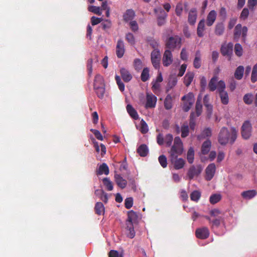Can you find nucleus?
Instances as JSON below:
<instances>
[{
  "mask_svg": "<svg viewBox=\"0 0 257 257\" xmlns=\"http://www.w3.org/2000/svg\"><path fill=\"white\" fill-rule=\"evenodd\" d=\"M183 151V143L180 138L178 137H176L169 154L170 162L176 170L183 168L185 165V160L182 158H178V156L181 155Z\"/></svg>",
  "mask_w": 257,
  "mask_h": 257,
  "instance_id": "f257e3e1",
  "label": "nucleus"
},
{
  "mask_svg": "<svg viewBox=\"0 0 257 257\" xmlns=\"http://www.w3.org/2000/svg\"><path fill=\"white\" fill-rule=\"evenodd\" d=\"M237 132L234 127L229 131L226 127H223L220 130L218 136V141L221 145L228 143L232 144L236 139Z\"/></svg>",
  "mask_w": 257,
  "mask_h": 257,
  "instance_id": "f03ea898",
  "label": "nucleus"
},
{
  "mask_svg": "<svg viewBox=\"0 0 257 257\" xmlns=\"http://www.w3.org/2000/svg\"><path fill=\"white\" fill-rule=\"evenodd\" d=\"M138 216L133 210L127 213V218L125 223V229L127 237L133 238L135 237L136 233L134 230V225L138 221Z\"/></svg>",
  "mask_w": 257,
  "mask_h": 257,
  "instance_id": "7ed1b4c3",
  "label": "nucleus"
},
{
  "mask_svg": "<svg viewBox=\"0 0 257 257\" xmlns=\"http://www.w3.org/2000/svg\"><path fill=\"white\" fill-rule=\"evenodd\" d=\"M166 45L168 49L174 50L176 48H179L181 46V39L177 36L171 37L167 40Z\"/></svg>",
  "mask_w": 257,
  "mask_h": 257,
  "instance_id": "20e7f679",
  "label": "nucleus"
},
{
  "mask_svg": "<svg viewBox=\"0 0 257 257\" xmlns=\"http://www.w3.org/2000/svg\"><path fill=\"white\" fill-rule=\"evenodd\" d=\"M184 101L183 109L185 111H188L194 102V96L192 93H189L182 97Z\"/></svg>",
  "mask_w": 257,
  "mask_h": 257,
  "instance_id": "39448f33",
  "label": "nucleus"
},
{
  "mask_svg": "<svg viewBox=\"0 0 257 257\" xmlns=\"http://www.w3.org/2000/svg\"><path fill=\"white\" fill-rule=\"evenodd\" d=\"M157 97L150 92L146 93V102L145 104L146 108H152L155 107L157 103Z\"/></svg>",
  "mask_w": 257,
  "mask_h": 257,
  "instance_id": "423d86ee",
  "label": "nucleus"
},
{
  "mask_svg": "<svg viewBox=\"0 0 257 257\" xmlns=\"http://www.w3.org/2000/svg\"><path fill=\"white\" fill-rule=\"evenodd\" d=\"M251 133V125L249 121H245L241 127V136L247 140L249 138Z\"/></svg>",
  "mask_w": 257,
  "mask_h": 257,
  "instance_id": "0eeeda50",
  "label": "nucleus"
},
{
  "mask_svg": "<svg viewBox=\"0 0 257 257\" xmlns=\"http://www.w3.org/2000/svg\"><path fill=\"white\" fill-rule=\"evenodd\" d=\"M247 28L245 26L242 27L241 24H237L234 29V38L238 39L240 36L245 38L247 35Z\"/></svg>",
  "mask_w": 257,
  "mask_h": 257,
  "instance_id": "6e6552de",
  "label": "nucleus"
},
{
  "mask_svg": "<svg viewBox=\"0 0 257 257\" xmlns=\"http://www.w3.org/2000/svg\"><path fill=\"white\" fill-rule=\"evenodd\" d=\"M160 60L161 53L160 51L157 49L154 50L151 53V61L156 69L159 68Z\"/></svg>",
  "mask_w": 257,
  "mask_h": 257,
  "instance_id": "1a4fd4ad",
  "label": "nucleus"
},
{
  "mask_svg": "<svg viewBox=\"0 0 257 257\" xmlns=\"http://www.w3.org/2000/svg\"><path fill=\"white\" fill-rule=\"evenodd\" d=\"M155 13L158 15V24L159 26L164 25L167 14L161 8L155 9Z\"/></svg>",
  "mask_w": 257,
  "mask_h": 257,
  "instance_id": "9d476101",
  "label": "nucleus"
},
{
  "mask_svg": "<svg viewBox=\"0 0 257 257\" xmlns=\"http://www.w3.org/2000/svg\"><path fill=\"white\" fill-rule=\"evenodd\" d=\"M173 58L172 52L169 49H166L163 56L162 62L165 67L170 66L173 62Z\"/></svg>",
  "mask_w": 257,
  "mask_h": 257,
  "instance_id": "9b49d317",
  "label": "nucleus"
},
{
  "mask_svg": "<svg viewBox=\"0 0 257 257\" xmlns=\"http://www.w3.org/2000/svg\"><path fill=\"white\" fill-rule=\"evenodd\" d=\"M216 171V166L215 164H210L205 169L206 179L208 181L211 180L214 176Z\"/></svg>",
  "mask_w": 257,
  "mask_h": 257,
  "instance_id": "f8f14e48",
  "label": "nucleus"
},
{
  "mask_svg": "<svg viewBox=\"0 0 257 257\" xmlns=\"http://www.w3.org/2000/svg\"><path fill=\"white\" fill-rule=\"evenodd\" d=\"M124 45L122 40H118L116 46V54L118 58H121L124 53Z\"/></svg>",
  "mask_w": 257,
  "mask_h": 257,
  "instance_id": "ddd939ff",
  "label": "nucleus"
},
{
  "mask_svg": "<svg viewBox=\"0 0 257 257\" xmlns=\"http://www.w3.org/2000/svg\"><path fill=\"white\" fill-rule=\"evenodd\" d=\"M209 232L207 227H204L198 228L196 231V235L197 237L200 239H205L208 237Z\"/></svg>",
  "mask_w": 257,
  "mask_h": 257,
  "instance_id": "4468645a",
  "label": "nucleus"
},
{
  "mask_svg": "<svg viewBox=\"0 0 257 257\" xmlns=\"http://www.w3.org/2000/svg\"><path fill=\"white\" fill-rule=\"evenodd\" d=\"M217 17V13L214 10L211 11L207 16L206 25L210 27L213 25L215 22Z\"/></svg>",
  "mask_w": 257,
  "mask_h": 257,
  "instance_id": "2eb2a0df",
  "label": "nucleus"
},
{
  "mask_svg": "<svg viewBox=\"0 0 257 257\" xmlns=\"http://www.w3.org/2000/svg\"><path fill=\"white\" fill-rule=\"evenodd\" d=\"M233 44L229 43L224 44L221 48V52L224 56H230L232 53Z\"/></svg>",
  "mask_w": 257,
  "mask_h": 257,
  "instance_id": "dca6fc26",
  "label": "nucleus"
},
{
  "mask_svg": "<svg viewBox=\"0 0 257 257\" xmlns=\"http://www.w3.org/2000/svg\"><path fill=\"white\" fill-rule=\"evenodd\" d=\"M135 12L132 9H128L126 11L123 15V18L125 22H131L135 18Z\"/></svg>",
  "mask_w": 257,
  "mask_h": 257,
  "instance_id": "f3484780",
  "label": "nucleus"
},
{
  "mask_svg": "<svg viewBox=\"0 0 257 257\" xmlns=\"http://www.w3.org/2000/svg\"><path fill=\"white\" fill-rule=\"evenodd\" d=\"M197 13L196 9H192L189 13L188 16V22L191 25H194L196 23L197 19Z\"/></svg>",
  "mask_w": 257,
  "mask_h": 257,
  "instance_id": "a211bd4d",
  "label": "nucleus"
},
{
  "mask_svg": "<svg viewBox=\"0 0 257 257\" xmlns=\"http://www.w3.org/2000/svg\"><path fill=\"white\" fill-rule=\"evenodd\" d=\"M120 74L123 81L128 82L132 79V76L130 72L125 68H121L120 70Z\"/></svg>",
  "mask_w": 257,
  "mask_h": 257,
  "instance_id": "6ab92c4d",
  "label": "nucleus"
},
{
  "mask_svg": "<svg viewBox=\"0 0 257 257\" xmlns=\"http://www.w3.org/2000/svg\"><path fill=\"white\" fill-rule=\"evenodd\" d=\"M201 172V169H200L199 167L197 168H195L194 166H192L190 168L188 172V176L190 179H192L194 177L196 176H198Z\"/></svg>",
  "mask_w": 257,
  "mask_h": 257,
  "instance_id": "aec40b11",
  "label": "nucleus"
},
{
  "mask_svg": "<svg viewBox=\"0 0 257 257\" xmlns=\"http://www.w3.org/2000/svg\"><path fill=\"white\" fill-rule=\"evenodd\" d=\"M114 178L117 185L121 188H124L127 184V181L118 174H115Z\"/></svg>",
  "mask_w": 257,
  "mask_h": 257,
  "instance_id": "412c9836",
  "label": "nucleus"
},
{
  "mask_svg": "<svg viewBox=\"0 0 257 257\" xmlns=\"http://www.w3.org/2000/svg\"><path fill=\"white\" fill-rule=\"evenodd\" d=\"M205 29V20L202 19L199 21L197 26V34L198 37H202L204 36Z\"/></svg>",
  "mask_w": 257,
  "mask_h": 257,
  "instance_id": "4be33fe9",
  "label": "nucleus"
},
{
  "mask_svg": "<svg viewBox=\"0 0 257 257\" xmlns=\"http://www.w3.org/2000/svg\"><path fill=\"white\" fill-rule=\"evenodd\" d=\"M201 65V54L199 51H197L195 53V58L193 61V66L196 68L198 69Z\"/></svg>",
  "mask_w": 257,
  "mask_h": 257,
  "instance_id": "5701e85b",
  "label": "nucleus"
},
{
  "mask_svg": "<svg viewBox=\"0 0 257 257\" xmlns=\"http://www.w3.org/2000/svg\"><path fill=\"white\" fill-rule=\"evenodd\" d=\"M211 146V143L210 140H207L205 141L202 145L201 146V154L203 155H206L208 154L210 150Z\"/></svg>",
  "mask_w": 257,
  "mask_h": 257,
  "instance_id": "b1692460",
  "label": "nucleus"
},
{
  "mask_svg": "<svg viewBox=\"0 0 257 257\" xmlns=\"http://www.w3.org/2000/svg\"><path fill=\"white\" fill-rule=\"evenodd\" d=\"M211 135L212 131L211 128L207 127L202 131L201 134L198 136L197 138L199 140H201L211 137Z\"/></svg>",
  "mask_w": 257,
  "mask_h": 257,
  "instance_id": "393cba45",
  "label": "nucleus"
},
{
  "mask_svg": "<svg viewBox=\"0 0 257 257\" xmlns=\"http://www.w3.org/2000/svg\"><path fill=\"white\" fill-rule=\"evenodd\" d=\"M194 74L192 72H187L184 77V83L186 86H189L194 78Z\"/></svg>",
  "mask_w": 257,
  "mask_h": 257,
  "instance_id": "a878e982",
  "label": "nucleus"
},
{
  "mask_svg": "<svg viewBox=\"0 0 257 257\" xmlns=\"http://www.w3.org/2000/svg\"><path fill=\"white\" fill-rule=\"evenodd\" d=\"M126 110L130 115L133 119L137 120L139 118V115L137 111L133 107V106L131 105H127Z\"/></svg>",
  "mask_w": 257,
  "mask_h": 257,
  "instance_id": "bb28decb",
  "label": "nucleus"
},
{
  "mask_svg": "<svg viewBox=\"0 0 257 257\" xmlns=\"http://www.w3.org/2000/svg\"><path fill=\"white\" fill-rule=\"evenodd\" d=\"M94 88L95 90L97 96L101 98L103 96V95L105 92V88L103 85H99L97 83H95Z\"/></svg>",
  "mask_w": 257,
  "mask_h": 257,
  "instance_id": "cd10ccee",
  "label": "nucleus"
},
{
  "mask_svg": "<svg viewBox=\"0 0 257 257\" xmlns=\"http://www.w3.org/2000/svg\"><path fill=\"white\" fill-rule=\"evenodd\" d=\"M256 195V192L254 190L243 191L241 193V196L245 199H250Z\"/></svg>",
  "mask_w": 257,
  "mask_h": 257,
  "instance_id": "c85d7f7f",
  "label": "nucleus"
},
{
  "mask_svg": "<svg viewBox=\"0 0 257 257\" xmlns=\"http://www.w3.org/2000/svg\"><path fill=\"white\" fill-rule=\"evenodd\" d=\"M97 173L98 175H102L103 174L108 175L109 174L108 167L105 163H103L99 167Z\"/></svg>",
  "mask_w": 257,
  "mask_h": 257,
  "instance_id": "c756f323",
  "label": "nucleus"
},
{
  "mask_svg": "<svg viewBox=\"0 0 257 257\" xmlns=\"http://www.w3.org/2000/svg\"><path fill=\"white\" fill-rule=\"evenodd\" d=\"M218 80L217 76H214L211 79L208 84V87L210 91H213L216 89Z\"/></svg>",
  "mask_w": 257,
  "mask_h": 257,
  "instance_id": "7c9ffc66",
  "label": "nucleus"
},
{
  "mask_svg": "<svg viewBox=\"0 0 257 257\" xmlns=\"http://www.w3.org/2000/svg\"><path fill=\"white\" fill-rule=\"evenodd\" d=\"M204 104L207 110L208 116L210 117L212 113V106L209 104V97L208 95H205L203 99Z\"/></svg>",
  "mask_w": 257,
  "mask_h": 257,
  "instance_id": "2f4dec72",
  "label": "nucleus"
},
{
  "mask_svg": "<svg viewBox=\"0 0 257 257\" xmlns=\"http://www.w3.org/2000/svg\"><path fill=\"white\" fill-rule=\"evenodd\" d=\"M137 152L141 156L145 157L147 155L149 150L146 145H142L138 148Z\"/></svg>",
  "mask_w": 257,
  "mask_h": 257,
  "instance_id": "473e14b6",
  "label": "nucleus"
},
{
  "mask_svg": "<svg viewBox=\"0 0 257 257\" xmlns=\"http://www.w3.org/2000/svg\"><path fill=\"white\" fill-rule=\"evenodd\" d=\"M224 31V26L222 23H219L216 25L215 28V34L216 35L220 36L223 34Z\"/></svg>",
  "mask_w": 257,
  "mask_h": 257,
  "instance_id": "72a5a7b5",
  "label": "nucleus"
},
{
  "mask_svg": "<svg viewBox=\"0 0 257 257\" xmlns=\"http://www.w3.org/2000/svg\"><path fill=\"white\" fill-rule=\"evenodd\" d=\"M244 72V67L242 66H238L234 73V77L236 79L240 80L242 78Z\"/></svg>",
  "mask_w": 257,
  "mask_h": 257,
  "instance_id": "f704fd0d",
  "label": "nucleus"
},
{
  "mask_svg": "<svg viewBox=\"0 0 257 257\" xmlns=\"http://www.w3.org/2000/svg\"><path fill=\"white\" fill-rule=\"evenodd\" d=\"M172 97L170 94L167 95L164 101V106L166 109H170L172 107Z\"/></svg>",
  "mask_w": 257,
  "mask_h": 257,
  "instance_id": "c9c22d12",
  "label": "nucleus"
},
{
  "mask_svg": "<svg viewBox=\"0 0 257 257\" xmlns=\"http://www.w3.org/2000/svg\"><path fill=\"white\" fill-rule=\"evenodd\" d=\"M95 210L96 213L98 215L103 214L104 212V207L101 202H97L95 204Z\"/></svg>",
  "mask_w": 257,
  "mask_h": 257,
  "instance_id": "e433bc0d",
  "label": "nucleus"
},
{
  "mask_svg": "<svg viewBox=\"0 0 257 257\" xmlns=\"http://www.w3.org/2000/svg\"><path fill=\"white\" fill-rule=\"evenodd\" d=\"M194 151L192 147H190L187 152V159L188 162L192 164L194 161Z\"/></svg>",
  "mask_w": 257,
  "mask_h": 257,
  "instance_id": "4c0bfd02",
  "label": "nucleus"
},
{
  "mask_svg": "<svg viewBox=\"0 0 257 257\" xmlns=\"http://www.w3.org/2000/svg\"><path fill=\"white\" fill-rule=\"evenodd\" d=\"M141 79L143 82L147 81L149 77V69L148 68H145L141 74Z\"/></svg>",
  "mask_w": 257,
  "mask_h": 257,
  "instance_id": "58836bf2",
  "label": "nucleus"
},
{
  "mask_svg": "<svg viewBox=\"0 0 257 257\" xmlns=\"http://www.w3.org/2000/svg\"><path fill=\"white\" fill-rule=\"evenodd\" d=\"M201 197V193L199 191H194L190 194L191 200L197 202Z\"/></svg>",
  "mask_w": 257,
  "mask_h": 257,
  "instance_id": "ea45409f",
  "label": "nucleus"
},
{
  "mask_svg": "<svg viewBox=\"0 0 257 257\" xmlns=\"http://www.w3.org/2000/svg\"><path fill=\"white\" fill-rule=\"evenodd\" d=\"M221 100L224 104H227L228 102V96L227 93L225 91H221L219 93Z\"/></svg>",
  "mask_w": 257,
  "mask_h": 257,
  "instance_id": "a19ab883",
  "label": "nucleus"
},
{
  "mask_svg": "<svg viewBox=\"0 0 257 257\" xmlns=\"http://www.w3.org/2000/svg\"><path fill=\"white\" fill-rule=\"evenodd\" d=\"M234 52L236 55L238 57H240L243 54V49L241 45L237 43L234 46Z\"/></svg>",
  "mask_w": 257,
  "mask_h": 257,
  "instance_id": "79ce46f5",
  "label": "nucleus"
},
{
  "mask_svg": "<svg viewBox=\"0 0 257 257\" xmlns=\"http://www.w3.org/2000/svg\"><path fill=\"white\" fill-rule=\"evenodd\" d=\"M88 9L89 12H92L99 16H100L102 14L100 7L91 6H89Z\"/></svg>",
  "mask_w": 257,
  "mask_h": 257,
  "instance_id": "37998d69",
  "label": "nucleus"
},
{
  "mask_svg": "<svg viewBox=\"0 0 257 257\" xmlns=\"http://www.w3.org/2000/svg\"><path fill=\"white\" fill-rule=\"evenodd\" d=\"M152 90L157 95H158L160 92V83L152 81Z\"/></svg>",
  "mask_w": 257,
  "mask_h": 257,
  "instance_id": "c03bdc74",
  "label": "nucleus"
},
{
  "mask_svg": "<svg viewBox=\"0 0 257 257\" xmlns=\"http://www.w3.org/2000/svg\"><path fill=\"white\" fill-rule=\"evenodd\" d=\"M221 199V195L220 194H215L210 197L209 201L211 204H215L219 202Z\"/></svg>",
  "mask_w": 257,
  "mask_h": 257,
  "instance_id": "a18cd8bd",
  "label": "nucleus"
},
{
  "mask_svg": "<svg viewBox=\"0 0 257 257\" xmlns=\"http://www.w3.org/2000/svg\"><path fill=\"white\" fill-rule=\"evenodd\" d=\"M103 183L108 191H111L113 189L112 183L108 178H104L103 180Z\"/></svg>",
  "mask_w": 257,
  "mask_h": 257,
  "instance_id": "49530a36",
  "label": "nucleus"
},
{
  "mask_svg": "<svg viewBox=\"0 0 257 257\" xmlns=\"http://www.w3.org/2000/svg\"><path fill=\"white\" fill-rule=\"evenodd\" d=\"M189 134V127L187 124H184L181 127V136L186 137Z\"/></svg>",
  "mask_w": 257,
  "mask_h": 257,
  "instance_id": "de8ad7c7",
  "label": "nucleus"
},
{
  "mask_svg": "<svg viewBox=\"0 0 257 257\" xmlns=\"http://www.w3.org/2000/svg\"><path fill=\"white\" fill-rule=\"evenodd\" d=\"M115 78L119 89L122 92L124 90V85L121 81L120 77L118 75H116Z\"/></svg>",
  "mask_w": 257,
  "mask_h": 257,
  "instance_id": "09e8293b",
  "label": "nucleus"
},
{
  "mask_svg": "<svg viewBox=\"0 0 257 257\" xmlns=\"http://www.w3.org/2000/svg\"><path fill=\"white\" fill-rule=\"evenodd\" d=\"M251 80L252 82H255L257 80V64L253 67L251 76Z\"/></svg>",
  "mask_w": 257,
  "mask_h": 257,
  "instance_id": "8fccbe9b",
  "label": "nucleus"
},
{
  "mask_svg": "<svg viewBox=\"0 0 257 257\" xmlns=\"http://www.w3.org/2000/svg\"><path fill=\"white\" fill-rule=\"evenodd\" d=\"M216 86V89H217V90L219 93H220L221 91H225L224 89L225 88V84L224 81L222 80H218L217 85Z\"/></svg>",
  "mask_w": 257,
  "mask_h": 257,
  "instance_id": "3c124183",
  "label": "nucleus"
},
{
  "mask_svg": "<svg viewBox=\"0 0 257 257\" xmlns=\"http://www.w3.org/2000/svg\"><path fill=\"white\" fill-rule=\"evenodd\" d=\"M173 140V137L171 134H167L164 138V142L167 146H170Z\"/></svg>",
  "mask_w": 257,
  "mask_h": 257,
  "instance_id": "603ef678",
  "label": "nucleus"
},
{
  "mask_svg": "<svg viewBox=\"0 0 257 257\" xmlns=\"http://www.w3.org/2000/svg\"><path fill=\"white\" fill-rule=\"evenodd\" d=\"M159 162L162 167L166 168L167 167V158L164 155H161L159 157Z\"/></svg>",
  "mask_w": 257,
  "mask_h": 257,
  "instance_id": "864d4df0",
  "label": "nucleus"
},
{
  "mask_svg": "<svg viewBox=\"0 0 257 257\" xmlns=\"http://www.w3.org/2000/svg\"><path fill=\"white\" fill-rule=\"evenodd\" d=\"M141 129H140L141 132L143 134H145V133H147L148 131V130H149L148 126V125L146 123V122L143 119H142L141 121Z\"/></svg>",
  "mask_w": 257,
  "mask_h": 257,
  "instance_id": "5fc2aeb1",
  "label": "nucleus"
},
{
  "mask_svg": "<svg viewBox=\"0 0 257 257\" xmlns=\"http://www.w3.org/2000/svg\"><path fill=\"white\" fill-rule=\"evenodd\" d=\"M196 112L197 116H199L202 112V104H201L200 101L198 99L196 103Z\"/></svg>",
  "mask_w": 257,
  "mask_h": 257,
  "instance_id": "6e6d98bb",
  "label": "nucleus"
},
{
  "mask_svg": "<svg viewBox=\"0 0 257 257\" xmlns=\"http://www.w3.org/2000/svg\"><path fill=\"white\" fill-rule=\"evenodd\" d=\"M95 82L98 85H103L104 83H103V80L102 77L99 74L96 75L95 76L94 81V85H95Z\"/></svg>",
  "mask_w": 257,
  "mask_h": 257,
  "instance_id": "4d7b16f0",
  "label": "nucleus"
},
{
  "mask_svg": "<svg viewBox=\"0 0 257 257\" xmlns=\"http://www.w3.org/2000/svg\"><path fill=\"white\" fill-rule=\"evenodd\" d=\"M244 102L247 104H250L252 102V95L251 94H246L243 97Z\"/></svg>",
  "mask_w": 257,
  "mask_h": 257,
  "instance_id": "13d9d810",
  "label": "nucleus"
},
{
  "mask_svg": "<svg viewBox=\"0 0 257 257\" xmlns=\"http://www.w3.org/2000/svg\"><path fill=\"white\" fill-rule=\"evenodd\" d=\"M90 131L95 135L96 139L98 140L102 141L103 140V138L99 131L92 128L90 130Z\"/></svg>",
  "mask_w": 257,
  "mask_h": 257,
  "instance_id": "bf43d9fd",
  "label": "nucleus"
},
{
  "mask_svg": "<svg viewBox=\"0 0 257 257\" xmlns=\"http://www.w3.org/2000/svg\"><path fill=\"white\" fill-rule=\"evenodd\" d=\"M133 205V199L132 197L127 198L125 200V207L127 209L131 208Z\"/></svg>",
  "mask_w": 257,
  "mask_h": 257,
  "instance_id": "052dcab7",
  "label": "nucleus"
},
{
  "mask_svg": "<svg viewBox=\"0 0 257 257\" xmlns=\"http://www.w3.org/2000/svg\"><path fill=\"white\" fill-rule=\"evenodd\" d=\"M180 58L183 61L188 60V53L185 48H183L180 53Z\"/></svg>",
  "mask_w": 257,
  "mask_h": 257,
  "instance_id": "680f3d73",
  "label": "nucleus"
},
{
  "mask_svg": "<svg viewBox=\"0 0 257 257\" xmlns=\"http://www.w3.org/2000/svg\"><path fill=\"white\" fill-rule=\"evenodd\" d=\"M178 80L176 77H172L170 78L168 82V86L172 88L174 87L177 83Z\"/></svg>",
  "mask_w": 257,
  "mask_h": 257,
  "instance_id": "e2e57ef3",
  "label": "nucleus"
},
{
  "mask_svg": "<svg viewBox=\"0 0 257 257\" xmlns=\"http://www.w3.org/2000/svg\"><path fill=\"white\" fill-rule=\"evenodd\" d=\"M249 14V11L247 8H244L240 14V18L242 20H245Z\"/></svg>",
  "mask_w": 257,
  "mask_h": 257,
  "instance_id": "0e129e2a",
  "label": "nucleus"
},
{
  "mask_svg": "<svg viewBox=\"0 0 257 257\" xmlns=\"http://www.w3.org/2000/svg\"><path fill=\"white\" fill-rule=\"evenodd\" d=\"M126 40L131 44L133 45L135 44V38L134 35L131 33H128L125 36Z\"/></svg>",
  "mask_w": 257,
  "mask_h": 257,
  "instance_id": "69168bd1",
  "label": "nucleus"
},
{
  "mask_svg": "<svg viewBox=\"0 0 257 257\" xmlns=\"http://www.w3.org/2000/svg\"><path fill=\"white\" fill-rule=\"evenodd\" d=\"M130 25L132 30L134 32L137 31L139 27L138 24L136 21H132L130 22Z\"/></svg>",
  "mask_w": 257,
  "mask_h": 257,
  "instance_id": "338daca9",
  "label": "nucleus"
},
{
  "mask_svg": "<svg viewBox=\"0 0 257 257\" xmlns=\"http://www.w3.org/2000/svg\"><path fill=\"white\" fill-rule=\"evenodd\" d=\"M109 257H122V254L119 253L118 251L114 250L110 251L109 253Z\"/></svg>",
  "mask_w": 257,
  "mask_h": 257,
  "instance_id": "774afa93",
  "label": "nucleus"
}]
</instances>
